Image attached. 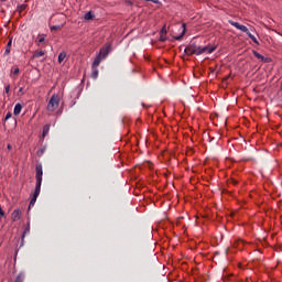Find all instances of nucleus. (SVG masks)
<instances>
[{
	"label": "nucleus",
	"instance_id": "nucleus-1",
	"mask_svg": "<svg viewBox=\"0 0 282 282\" xmlns=\"http://www.w3.org/2000/svg\"><path fill=\"white\" fill-rule=\"evenodd\" d=\"M189 46L197 56L203 54H213L216 51V46H198L196 43H192Z\"/></svg>",
	"mask_w": 282,
	"mask_h": 282
},
{
	"label": "nucleus",
	"instance_id": "nucleus-2",
	"mask_svg": "<svg viewBox=\"0 0 282 282\" xmlns=\"http://www.w3.org/2000/svg\"><path fill=\"white\" fill-rule=\"evenodd\" d=\"M59 96L57 94L52 95L47 104V111L54 112L59 106Z\"/></svg>",
	"mask_w": 282,
	"mask_h": 282
},
{
	"label": "nucleus",
	"instance_id": "nucleus-3",
	"mask_svg": "<svg viewBox=\"0 0 282 282\" xmlns=\"http://www.w3.org/2000/svg\"><path fill=\"white\" fill-rule=\"evenodd\" d=\"M35 178H36V187L41 188L42 180H43V166L41 163L36 164L35 166Z\"/></svg>",
	"mask_w": 282,
	"mask_h": 282
},
{
	"label": "nucleus",
	"instance_id": "nucleus-4",
	"mask_svg": "<svg viewBox=\"0 0 282 282\" xmlns=\"http://www.w3.org/2000/svg\"><path fill=\"white\" fill-rule=\"evenodd\" d=\"M229 24H230L231 26L236 28L237 30H239V31L246 33L247 35H248V33H250L249 30H248V28H247L246 25H243V24H240L239 22H236V21L230 20V21H229Z\"/></svg>",
	"mask_w": 282,
	"mask_h": 282
},
{
	"label": "nucleus",
	"instance_id": "nucleus-5",
	"mask_svg": "<svg viewBox=\"0 0 282 282\" xmlns=\"http://www.w3.org/2000/svg\"><path fill=\"white\" fill-rule=\"evenodd\" d=\"M40 193H41V187H36L35 186L34 194H33V196H32V198L30 200V204H29V208L34 206V204L36 203V199H37Z\"/></svg>",
	"mask_w": 282,
	"mask_h": 282
},
{
	"label": "nucleus",
	"instance_id": "nucleus-6",
	"mask_svg": "<svg viewBox=\"0 0 282 282\" xmlns=\"http://www.w3.org/2000/svg\"><path fill=\"white\" fill-rule=\"evenodd\" d=\"M110 52H111V45L108 44L107 46H105V47H102V48L100 50V52H99L98 55H100V57H101L102 59H105V58L108 56V54H109Z\"/></svg>",
	"mask_w": 282,
	"mask_h": 282
},
{
	"label": "nucleus",
	"instance_id": "nucleus-7",
	"mask_svg": "<svg viewBox=\"0 0 282 282\" xmlns=\"http://www.w3.org/2000/svg\"><path fill=\"white\" fill-rule=\"evenodd\" d=\"M253 55L261 62L263 63H269L270 62V58L269 57H265L263 56L262 54H260L259 52L257 51H253Z\"/></svg>",
	"mask_w": 282,
	"mask_h": 282
},
{
	"label": "nucleus",
	"instance_id": "nucleus-8",
	"mask_svg": "<svg viewBox=\"0 0 282 282\" xmlns=\"http://www.w3.org/2000/svg\"><path fill=\"white\" fill-rule=\"evenodd\" d=\"M21 218V212L20 209H14L11 214L12 221H18Z\"/></svg>",
	"mask_w": 282,
	"mask_h": 282
},
{
	"label": "nucleus",
	"instance_id": "nucleus-9",
	"mask_svg": "<svg viewBox=\"0 0 282 282\" xmlns=\"http://www.w3.org/2000/svg\"><path fill=\"white\" fill-rule=\"evenodd\" d=\"M181 30H182V33L180 35L175 36L176 41H181L184 37V35L186 33V23L182 24Z\"/></svg>",
	"mask_w": 282,
	"mask_h": 282
},
{
	"label": "nucleus",
	"instance_id": "nucleus-10",
	"mask_svg": "<svg viewBox=\"0 0 282 282\" xmlns=\"http://www.w3.org/2000/svg\"><path fill=\"white\" fill-rule=\"evenodd\" d=\"M104 61V58L98 54L96 58L94 59V63L91 67H99L100 63Z\"/></svg>",
	"mask_w": 282,
	"mask_h": 282
},
{
	"label": "nucleus",
	"instance_id": "nucleus-11",
	"mask_svg": "<svg viewBox=\"0 0 282 282\" xmlns=\"http://www.w3.org/2000/svg\"><path fill=\"white\" fill-rule=\"evenodd\" d=\"M22 110V105L20 102H18L15 106H14V109H13V115L14 116H19L20 112Z\"/></svg>",
	"mask_w": 282,
	"mask_h": 282
},
{
	"label": "nucleus",
	"instance_id": "nucleus-12",
	"mask_svg": "<svg viewBox=\"0 0 282 282\" xmlns=\"http://www.w3.org/2000/svg\"><path fill=\"white\" fill-rule=\"evenodd\" d=\"M95 19V15L93 13V11H88L85 15H84V20L85 21H93Z\"/></svg>",
	"mask_w": 282,
	"mask_h": 282
},
{
	"label": "nucleus",
	"instance_id": "nucleus-13",
	"mask_svg": "<svg viewBox=\"0 0 282 282\" xmlns=\"http://www.w3.org/2000/svg\"><path fill=\"white\" fill-rule=\"evenodd\" d=\"M98 75H99L98 67L91 66V78H93V79H97V78H98Z\"/></svg>",
	"mask_w": 282,
	"mask_h": 282
},
{
	"label": "nucleus",
	"instance_id": "nucleus-14",
	"mask_svg": "<svg viewBox=\"0 0 282 282\" xmlns=\"http://www.w3.org/2000/svg\"><path fill=\"white\" fill-rule=\"evenodd\" d=\"M11 45H12V39H10L8 41V44H7V47H6V51H4V55H9L10 52H11Z\"/></svg>",
	"mask_w": 282,
	"mask_h": 282
},
{
	"label": "nucleus",
	"instance_id": "nucleus-15",
	"mask_svg": "<svg viewBox=\"0 0 282 282\" xmlns=\"http://www.w3.org/2000/svg\"><path fill=\"white\" fill-rule=\"evenodd\" d=\"M185 54L188 55V56L195 55L191 45L186 46Z\"/></svg>",
	"mask_w": 282,
	"mask_h": 282
},
{
	"label": "nucleus",
	"instance_id": "nucleus-16",
	"mask_svg": "<svg viewBox=\"0 0 282 282\" xmlns=\"http://www.w3.org/2000/svg\"><path fill=\"white\" fill-rule=\"evenodd\" d=\"M44 55H45L44 51H37V52H34L33 58H40V57H43Z\"/></svg>",
	"mask_w": 282,
	"mask_h": 282
},
{
	"label": "nucleus",
	"instance_id": "nucleus-17",
	"mask_svg": "<svg viewBox=\"0 0 282 282\" xmlns=\"http://www.w3.org/2000/svg\"><path fill=\"white\" fill-rule=\"evenodd\" d=\"M65 58H66V53L65 52H61L58 54V64H62Z\"/></svg>",
	"mask_w": 282,
	"mask_h": 282
},
{
	"label": "nucleus",
	"instance_id": "nucleus-18",
	"mask_svg": "<svg viewBox=\"0 0 282 282\" xmlns=\"http://www.w3.org/2000/svg\"><path fill=\"white\" fill-rule=\"evenodd\" d=\"M26 8H28V6L23 3V4H19L17 10L19 13H22L23 11H25Z\"/></svg>",
	"mask_w": 282,
	"mask_h": 282
},
{
	"label": "nucleus",
	"instance_id": "nucleus-19",
	"mask_svg": "<svg viewBox=\"0 0 282 282\" xmlns=\"http://www.w3.org/2000/svg\"><path fill=\"white\" fill-rule=\"evenodd\" d=\"M24 279H25L24 274L20 273V274L15 278L14 282H24Z\"/></svg>",
	"mask_w": 282,
	"mask_h": 282
},
{
	"label": "nucleus",
	"instance_id": "nucleus-20",
	"mask_svg": "<svg viewBox=\"0 0 282 282\" xmlns=\"http://www.w3.org/2000/svg\"><path fill=\"white\" fill-rule=\"evenodd\" d=\"M248 36L253 41L254 44L259 45L257 37L251 32H248Z\"/></svg>",
	"mask_w": 282,
	"mask_h": 282
},
{
	"label": "nucleus",
	"instance_id": "nucleus-21",
	"mask_svg": "<svg viewBox=\"0 0 282 282\" xmlns=\"http://www.w3.org/2000/svg\"><path fill=\"white\" fill-rule=\"evenodd\" d=\"M48 131H50V124H45V126L43 127V137H46V134L48 133Z\"/></svg>",
	"mask_w": 282,
	"mask_h": 282
},
{
	"label": "nucleus",
	"instance_id": "nucleus-22",
	"mask_svg": "<svg viewBox=\"0 0 282 282\" xmlns=\"http://www.w3.org/2000/svg\"><path fill=\"white\" fill-rule=\"evenodd\" d=\"M241 245H243L242 240H236L235 243H234V248H239L241 249Z\"/></svg>",
	"mask_w": 282,
	"mask_h": 282
},
{
	"label": "nucleus",
	"instance_id": "nucleus-23",
	"mask_svg": "<svg viewBox=\"0 0 282 282\" xmlns=\"http://www.w3.org/2000/svg\"><path fill=\"white\" fill-rule=\"evenodd\" d=\"M58 30H61V25L51 26V31H58Z\"/></svg>",
	"mask_w": 282,
	"mask_h": 282
},
{
	"label": "nucleus",
	"instance_id": "nucleus-24",
	"mask_svg": "<svg viewBox=\"0 0 282 282\" xmlns=\"http://www.w3.org/2000/svg\"><path fill=\"white\" fill-rule=\"evenodd\" d=\"M44 41H45V36L42 35V36L39 39V43L42 44V43H44Z\"/></svg>",
	"mask_w": 282,
	"mask_h": 282
},
{
	"label": "nucleus",
	"instance_id": "nucleus-25",
	"mask_svg": "<svg viewBox=\"0 0 282 282\" xmlns=\"http://www.w3.org/2000/svg\"><path fill=\"white\" fill-rule=\"evenodd\" d=\"M19 73H20V68L15 67L14 70H13V75H19Z\"/></svg>",
	"mask_w": 282,
	"mask_h": 282
},
{
	"label": "nucleus",
	"instance_id": "nucleus-26",
	"mask_svg": "<svg viewBox=\"0 0 282 282\" xmlns=\"http://www.w3.org/2000/svg\"><path fill=\"white\" fill-rule=\"evenodd\" d=\"M160 41L161 42H165L166 41L165 34H161Z\"/></svg>",
	"mask_w": 282,
	"mask_h": 282
},
{
	"label": "nucleus",
	"instance_id": "nucleus-27",
	"mask_svg": "<svg viewBox=\"0 0 282 282\" xmlns=\"http://www.w3.org/2000/svg\"><path fill=\"white\" fill-rule=\"evenodd\" d=\"M4 91H6L7 95L10 93V85L6 86Z\"/></svg>",
	"mask_w": 282,
	"mask_h": 282
},
{
	"label": "nucleus",
	"instance_id": "nucleus-28",
	"mask_svg": "<svg viewBox=\"0 0 282 282\" xmlns=\"http://www.w3.org/2000/svg\"><path fill=\"white\" fill-rule=\"evenodd\" d=\"M11 118V112H7L4 120H9Z\"/></svg>",
	"mask_w": 282,
	"mask_h": 282
},
{
	"label": "nucleus",
	"instance_id": "nucleus-29",
	"mask_svg": "<svg viewBox=\"0 0 282 282\" xmlns=\"http://www.w3.org/2000/svg\"><path fill=\"white\" fill-rule=\"evenodd\" d=\"M161 35H166V30H165V28H162V30H161Z\"/></svg>",
	"mask_w": 282,
	"mask_h": 282
},
{
	"label": "nucleus",
	"instance_id": "nucleus-30",
	"mask_svg": "<svg viewBox=\"0 0 282 282\" xmlns=\"http://www.w3.org/2000/svg\"><path fill=\"white\" fill-rule=\"evenodd\" d=\"M3 216H4V212H3V209L0 206V217H3Z\"/></svg>",
	"mask_w": 282,
	"mask_h": 282
},
{
	"label": "nucleus",
	"instance_id": "nucleus-31",
	"mask_svg": "<svg viewBox=\"0 0 282 282\" xmlns=\"http://www.w3.org/2000/svg\"><path fill=\"white\" fill-rule=\"evenodd\" d=\"M147 2L158 3V0H147Z\"/></svg>",
	"mask_w": 282,
	"mask_h": 282
},
{
	"label": "nucleus",
	"instance_id": "nucleus-32",
	"mask_svg": "<svg viewBox=\"0 0 282 282\" xmlns=\"http://www.w3.org/2000/svg\"><path fill=\"white\" fill-rule=\"evenodd\" d=\"M19 93H21L22 95L24 94L23 87H20Z\"/></svg>",
	"mask_w": 282,
	"mask_h": 282
},
{
	"label": "nucleus",
	"instance_id": "nucleus-33",
	"mask_svg": "<svg viewBox=\"0 0 282 282\" xmlns=\"http://www.w3.org/2000/svg\"><path fill=\"white\" fill-rule=\"evenodd\" d=\"M7 148H8V150H11V149H12L11 144H8Z\"/></svg>",
	"mask_w": 282,
	"mask_h": 282
},
{
	"label": "nucleus",
	"instance_id": "nucleus-34",
	"mask_svg": "<svg viewBox=\"0 0 282 282\" xmlns=\"http://www.w3.org/2000/svg\"><path fill=\"white\" fill-rule=\"evenodd\" d=\"M234 184H238V183H237V181H235V183H234Z\"/></svg>",
	"mask_w": 282,
	"mask_h": 282
},
{
	"label": "nucleus",
	"instance_id": "nucleus-35",
	"mask_svg": "<svg viewBox=\"0 0 282 282\" xmlns=\"http://www.w3.org/2000/svg\"><path fill=\"white\" fill-rule=\"evenodd\" d=\"M7 0H2V2H6Z\"/></svg>",
	"mask_w": 282,
	"mask_h": 282
}]
</instances>
